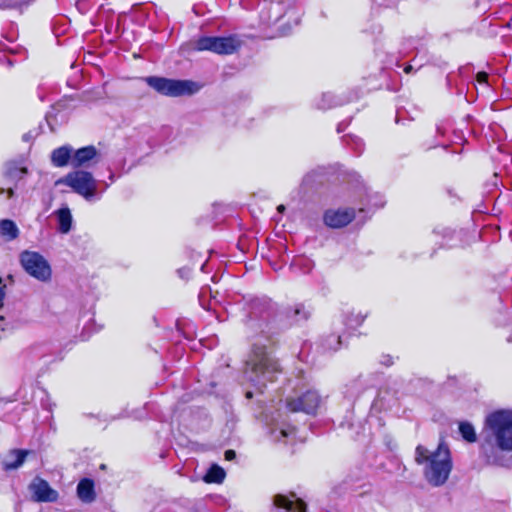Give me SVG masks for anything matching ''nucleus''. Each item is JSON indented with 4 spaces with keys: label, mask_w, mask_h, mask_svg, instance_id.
Wrapping results in <instances>:
<instances>
[{
    "label": "nucleus",
    "mask_w": 512,
    "mask_h": 512,
    "mask_svg": "<svg viewBox=\"0 0 512 512\" xmlns=\"http://www.w3.org/2000/svg\"><path fill=\"white\" fill-rule=\"evenodd\" d=\"M236 457V453L234 450H226L225 451V459L230 461Z\"/></svg>",
    "instance_id": "nucleus-30"
},
{
    "label": "nucleus",
    "mask_w": 512,
    "mask_h": 512,
    "mask_svg": "<svg viewBox=\"0 0 512 512\" xmlns=\"http://www.w3.org/2000/svg\"><path fill=\"white\" fill-rule=\"evenodd\" d=\"M246 397L247 398H252V392L251 391H247L246 392Z\"/></svg>",
    "instance_id": "nucleus-39"
},
{
    "label": "nucleus",
    "mask_w": 512,
    "mask_h": 512,
    "mask_svg": "<svg viewBox=\"0 0 512 512\" xmlns=\"http://www.w3.org/2000/svg\"><path fill=\"white\" fill-rule=\"evenodd\" d=\"M73 148L71 146H62L55 149L51 155V161L56 167H64L68 164L72 166Z\"/></svg>",
    "instance_id": "nucleus-15"
},
{
    "label": "nucleus",
    "mask_w": 512,
    "mask_h": 512,
    "mask_svg": "<svg viewBox=\"0 0 512 512\" xmlns=\"http://www.w3.org/2000/svg\"><path fill=\"white\" fill-rule=\"evenodd\" d=\"M324 403V399L316 390H307L297 398H288L286 407L291 412H304L314 415Z\"/></svg>",
    "instance_id": "nucleus-8"
},
{
    "label": "nucleus",
    "mask_w": 512,
    "mask_h": 512,
    "mask_svg": "<svg viewBox=\"0 0 512 512\" xmlns=\"http://www.w3.org/2000/svg\"><path fill=\"white\" fill-rule=\"evenodd\" d=\"M145 82L159 94L168 97L189 96L200 90V85L191 80L149 76L145 78Z\"/></svg>",
    "instance_id": "nucleus-5"
},
{
    "label": "nucleus",
    "mask_w": 512,
    "mask_h": 512,
    "mask_svg": "<svg viewBox=\"0 0 512 512\" xmlns=\"http://www.w3.org/2000/svg\"><path fill=\"white\" fill-rule=\"evenodd\" d=\"M29 454L28 450L13 449L5 456L2 461V466L5 471L18 469L24 463L26 456Z\"/></svg>",
    "instance_id": "nucleus-13"
},
{
    "label": "nucleus",
    "mask_w": 512,
    "mask_h": 512,
    "mask_svg": "<svg viewBox=\"0 0 512 512\" xmlns=\"http://www.w3.org/2000/svg\"><path fill=\"white\" fill-rule=\"evenodd\" d=\"M384 205V202L383 201H380L379 203H376L375 206L377 207H382Z\"/></svg>",
    "instance_id": "nucleus-40"
},
{
    "label": "nucleus",
    "mask_w": 512,
    "mask_h": 512,
    "mask_svg": "<svg viewBox=\"0 0 512 512\" xmlns=\"http://www.w3.org/2000/svg\"><path fill=\"white\" fill-rule=\"evenodd\" d=\"M58 220V230L67 234L71 230L72 226V215L68 207L61 208L56 211Z\"/></svg>",
    "instance_id": "nucleus-19"
},
{
    "label": "nucleus",
    "mask_w": 512,
    "mask_h": 512,
    "mask_svg": "<svg viewBox=\"0 0 512 512\" xmlns=\"http://www.w3.org/2000/svg\"><path fill=\"white\" fill-rule=\"evenodd\" d=\"M77 496L82 502H93L96 498L93 480L88 478L80 480L77 485Z\"/></svg>",
    "instance_id": "nucleus-16"
},
{
    "label": "nucleus",
    "mask_w": 512,
    "mask_h": 512,
    "mask_svg": "<svg viewBox=\"0 0 512 512\" xmlns=\"http://www.w3.org/2000/svg\"><path fill=\"white\" fill-rule=\"evenodd\" d=\"M355 218L352 208L329 209L324 214V223L331 228H342Z\"/></svg>",
    "instance_id": "nucleus-11"
},
{
    "label": "nucleus",
    "mask_w": 512,
    "mask_h": 512,
    "mask_svg": "<svg viewBox=\"0 0 512 512\" xmlns=\"http://www.w3.org/2000/svg\"><path fill=\"white\" fill-rule=\"evenodd\" d=\"M28 488L35 502H55L59 496L58 492L40 477H35Z\"/></svg>",
    "instance_id": "nucleus-10"
},
{
    "label": "nucleus",
    "mask_w": 512,
    "mask_h": 512,
    "mask_svg": "<svg viewBox=\"0 0 512 512\" xmlns=\"http://www.w3.org/2000/svg\"><path fill=\"white\" fill-rule=\"evenodd\" d=\"M415 461L417 464L426 463L424 475L433 486L444 484L452 469L450 451L443 443H440L434 452L418 445L415 451Z\"/></svg>",
    "instance_id": "nucleus-2"
},
{
    "label": "nucleus",
    "mask_w": 512,
    "mask_h": 512,
    "mask_svg": "<svg viewBox=\"0 0 512 512\" xmlns=\"http://www.w3.org/2000/svg\"><path fill=\"white\" fill-rule=\"evenodd\" d=\"M343 129H344L343 124H342V123H340V124L338 125L337 131H338V132H341Z\"/></svg>",
    "instance_id": "nucleus-37"
},
{
    "label": "nucleus",
    "mask_w": 512,
    "mask_h": 512,
    "mask_svg": "<svg viewBox=\"0 0 512 512\" xmlns=\"http://www.w3.org/2000/svg\"><path fill=\"white\" fill-rule=\"evenodd\" d=\"M226 473L219 465H212L204 476L206 483H222L225 479Z\"/></svg>",
    "instance_id": "nucleus-22"
},
{
    "label": "nucleus",
    "mask_w": 512,
    "mask_h": 512,
    "mask_svg": "<svg viewBox=\"0 0 512 512\" xmlns=\"http://www.w3.org/2000/svg\"><path fill=\"white\" fill-rule=\"evenodd\" d=\"M99 159L100 153L93 145L82 147L77 150L73 149L72 166L74 168H88L92 164L98 163Z\"/></svg>",
    "instance_id": "nucleus-12"
},
{
    "label": "nucleus",
    "mask_w": 512,
    "mask_h": 512,
    "mask_svg": "<svg viewBox=\"0 0 512 512\" xmlns=\"http://www.w3.org/2000/svg\"><path fill=\"white\" fill-rule=\"evenodd\" d=\"M109 180L111 183H113L115 181V174L112 171H110Z\"/></svg>",
    "instance_id": "nucleus-36"
},
{
    "label": "nucleus",
    "mask_w": 512,
    "mask_h": 512,
    "mask_svg": "<svg viewBox=\"0 0 512 512\" xmlns=\"http://www.w3.org/2000/svg\"><path fill=\"white\" fill-rule=\"evenodd\" d=\"M459 432L462 438L469 443H474L477 440L475 429L469 422H460Z\"/></svg>",
    "instance_id": "nucleus-24"
},
{
    "label": "nucleus",
    "mask_w": 512,
    "mask_h": 512,
    "mask_svg": "<svg viewBox=\"0 0 512 512\" xmlns=\"http://www.w3.org/2000/svg\"><path fill=\"white\" fill-rule=\"evenodd\" d=\"M0 51H9L11 53L16 52L13 48H10L6 44H3V43H0Z\"/></svg>",
    "instance_id": "nucleus-31"
},
{
    "label": "nucleus",
    "mask_w": 512,
    "mask_h": 512,
    "mask_svg": "<svg viewBox=\"0 0 512 512\" xmlns=\"http://www.w3.org/2000/svg\"><path fill=\"white\" fill-rule=\"evenodd\" d=\"M365 316H363L360 313L354 314L351 313L349 316H347L345 320V325L348 328L354 329L358 326H360L364 322Z\"/></svg>",
    "instance_id": "nucleus-26"
},
{
    "label": "nucleus",
    "mask_w": 512,
    "mask_h": 512,
    "mask_svg": "<svg viewBox=\"0 0 512 512\" xmlns=\"http://www.w3.org/2000/svg\"><path fill=\"white\" fill-rule=\"evenodd\" d=\"M211 293V290L209 287H203L199 293V301L203 308L210 309V307H206L204 304V300L208 294Z\"/></svg>",
    "instance_id": "nucleus-27"
},
{
    "label": "nucleus",
    "mask_w": 512,
    "mask_h": 512,
    "mask_svg": "<svg viewBox=\"0 0 512 512\" xmlns=\"http://www.w3.org/2000/svg\"><path fill=\"white\" fill-rule=\"evenodd\" d=\"M476 79L479 83L486 84L488 80V74L485 72H479L476 76Z\"/></svg>",
    "instance_id": "nucleus-29"
},
{
    "label": "nucleus",
    "mask_w": 512,
    "mask_h": 512,
    "mask_svg": "<svg viewBox=\"0 0 512 512\" xmlns=\"http://www.w3.org/2000/svg\"><path fill=\"white\" fill-rule=\"evenodd\" d=\"M56 185H66L70 187L86 201L99 200L102 193L110 186L109 183H105L103 189L99 192L97 180L90 172L85 170L69 172L64 177L57 180Z\"/></svg>",
    "instance_id": "nucleus-4"
},
{
    "label": "nucleus",
    "mask_w": 512,
    "mask_h": 512,
    "mask_svg": "<svg viewBox=\"0 0 512 512\" xmlns=\"http://www.w3.org/2000/svg\"><path fill=\"white\" fill-rule=\"evenodd\" d=\"M295 433V428L284 422L277 423L270 429V435L275 442H285V440Z\"/></svg>",
    "instance_id": "nucleus-17"
},
{
    "label": "nucleus",
    "mask_w": 512,
    "mask_h": 512,
    "mask_svg": "<svg viewBox=\"0 0 512 512\" xmlns=\"http://www.w3.org/2000/svg\"><path fill=\"white\" fill-rule=\"evenodd\" d=\"M178 273L180 274V276H181V277H184V276H186V275H188V274H189V270H188V269H185V268H183V269H179V270H178Z\"/></svg>",
    "instance_id": "nucleus-33"
},
{
    "label": "nucleus",
    "mask_w": 512,
    "mask_h": 512,
    "mask_svg": "<svg viewBox=\"0 0 512 512\" xmlns=\"http://www.w3.org/2000/svg\"><path fill=\"white\" fill-rule=\"evenodd\" d=\"M360 384H361V380H360V379L355 380V381H353V383L351 384V388H356V387H358Z\"/></svg>",
    "instance_id": "nucleus-35"
},
{
    "label": "nucleus",
    "mask_w": 512,
    "mask_h": 512,
    "mask_svg": "<svg viewBox=\"0 0 512 512\" xmlns=\"http://www.w3.org/2000/svg\"><path fill=\"white\" fill-rule=\"evenodd\" d=\"M344 102L336 97L334 94L327 92L323 93L321 98L317 102V107L319 109H330L335 106L342 105Z\"/></svg>",
    "instance_id": "nucleus-23"
},
{
    "label": "nucleus",
    "mask_w": 512,
    "mask_h": 512,
    "mask_svg": "<svg viewBox=\"0 0 512 512\" xmlns=\"http://www.w3.org/2000/svg\"><path fill=\"white\" fill-rule=\"evenodd\" d=\"M342 346V339L340 335L328 334L321 340V347L325 352H335Z\"/></svg>",
    "instance_id": "nucleus-20"
},
{
    "label": "nucleus",
    "mask_w": 512,
    "mask_h": 512,
    "mask_svg": "<svg viewBox=\"0 0 512 512\" xmlns=\"http://www.w3.org/2000/svg\"><path fill=\"white\" fill-rule=\"evenodd\" d=\"M413 70H414V68H413V66H412V65H410V64H409V65H406V66L404 67V72H405L406 74L411 73Z\"/></svg>",
    "instance_id": "nucleus-34"
},
{
    "label": "nucleus",
    "mask_w": 512,
    "mask_h": 512,
    "mask_svg": "<svg viewBox=\"0 0 512 512\" xmlns=\"http://www.w3.org/2000/svg\"><path fill=\"white\" fill-rule=\"evenodd\" d=\"M7 63L11 66L13 64L12 60L10 58H6Z\"/></svg>",
    "instance_id": "nucleus-41"
},
{
    "label": "nucleus",
    "mask_w": 512,
    "mask_h": 512,
    "mask_svg": "<svg viewBox=\"0 0 512 512\" xmlns=\"http://www.w3.org/2000/svg\"><path fill=\"white\" fill-rule=\"evenodd\" d=\"M346 146L351 148L357 155H360L364 150V143L361 138L355 135H346L343 138Z\"/></svg>",
    "instance_id": "nucleus-25"
},
{
    "label": "nucleus",
    "mask_w": 512,
    "mask_h": 512,
    "mask_svg": "<svg viewBox=\"0 0 512 512\" xmlns=\"http://www.w3.org/2000/svg\"><path fill=\"white\" fill-rule=\"evenodd\" d=\"M284 314L291 323H300L309 319L311 309L302 303H297L285 308Z\"/></svg>",
    "instance_id": "nucleus-14"
},
{
    "label": "nucleus",
    "mask_w": 512,
    "mask_h": 512,
    "mask_svg": "<svg viewBox=\"0 0 512 512\" xmlns=\"http://www.w3.org/2000/svg\"><path fill=\"white\" fill-rule=\"evenodd\" d=\"M379 361H380V364H382L383 366H386V367H389V366L393 365L394 362H395L394 361V357L391 356V355H388V354L387 355H382L380 357Z\"/></svg>",
    "instance_id": "nucleus-28"
},
{
    "label": "nucleus",
    "mask_w": 512,
    "mask_h": 512,
    "mask_svg": "<svg viewBox=\"0 0 512 512\" xmlns=\"http://www.w3.org/2000/svg\"><path fill=\"white\" fill-rule=\"evenodd\" d=\"M281 372L278 361L267 353L264 346L253 344L252 353L246 362L245 378L258 390L272 382Z\"/></svg>",
    "instance_id": "nucleus-3"
},
{
    "label": "nucleus",
    "mask_w": 512,
    "mask_h": 512,
    "mask_svg": "<svg viewBox=\"0 0 512 512\" xmlns=\"http://www.w3.org/2000/svg\"><path fill=\"white\" fill-rule=\"evenodd\" d=\"M277 209L279 212H282L285 209V207L283 205H279Z\"/></svg>",
    "instance_id": "nucleus-38"
},
{
    "label": "nucleus",
    "mask_w": 512,
    "mask_h": 512,
    "mask_svg": "<svg viewBox=\"0 0 512 512\" xmlns=\"http://www.w3.org/2000/svg\"><path fill=\"white\" fill-rule=\"evenodd\" d=\"M272 316V303L266 299H255L251 302V310L247 322L251 330H260L261 333H266L268 321Z\"/></svg>",
    "instance_id": "nucleus-7"
},
{
    "label": "nucleus",
    "mask_w": 512,
    "mask_h": 512,
    "mask_svg": "<svg viewBox=\"0 0 512 512\" xmlns=\"http://www.w3.org/2000/svg\"><path fill=\"white\" fill-rule=\"evenodd\" d=\"M23 139H24L25 141H27V140L29 139V136H28L27 134H25V135L23 136Z\"/></svg>",
    "instance_id": "nucleus-42"
},
{
    "label": "nucleus",
    "mask_w": 512,
    "mask_h": 512,
    "mask_svg": "<svg viewBox=\"0 0 512 512\" xmlns=\"http://www.w3.org/2000/svg\"><path fill=\"white\" fill-rule=\"evenodd\" d=\"M20 263L25 272L38 281L46 283L51 280V266L40 253L25 250L20 254Z\"/></svg>",
    "instance_id": "nucleus-6"
},
{
    "label": "nucleus",
    "mask_w": 512,
    "mask_h": 512,
    "mask_svg": "<svg viewBox=\"0 0 512 512\" xmlns=\"http://www.w3.org/2000/svg\"><path fill=\"white\" fill-rule=\"evenodd\" d=\"M19 236V229L10 219L0 220V237L6 241L15 240Z\"/></svg>",
    "instance_id": "nucleus-18"
},
{
    "label": "nucleus",
    "mask_w": 512,
    "mask_h": 512,
    "mask_svg": "<svg viewBox=\"0 0 512 512\" xmlns=\"http://www.w3.org/2000/svg\"><path fill=\"white\" fill-rule=\"evenodd\" d=\"M239 46L234 37H201L196 42L199 51H212L217 54H232Z\"/></svg>",
    "instance_id": "nucleus-9"
},
{
    "label": "nucleus",
    "mask_w": 512,
    "mask_h": 512,
    "mask_svg": "<svg viewBox=\"0 0 512 512\" xmlns=\"http://www.w3.org/2000/svg\"><path fill=\"white\" fill-rule=\"evenodd\" d=\"M5 192H7V194H8V198L12 197V196H13V194H14V191H13V189H11V188H8L7 190H6V189H4V188H1V189H0V194H3V193H5Z\"/></svg>",
    "instance_id": "nucleus-32"
},
{
    "label": "nucleus",
    "mask_w": 512,
    "mask_h": 512,
    "mask_svg": "<svg viewBox=\"0 0 512 512\" xmlns=\"http://www.w3.org/2000/svg\"><path fill=\"white\" fill-rule=\"evenodd\" d=\"M499 450L512 451V410L494 411L485 420L481 451L489 464H500Z\"/></svg>",
    "instance_id": "nucleus-1"
},
{
    "label": "nucleus",
    "mask_w": 512,
    "mask_h": 512,
    "mask_svg": "<svg viewBox=\"0 0 512 512\" xmlns=\"http://www.w3.org/2000/svg\"><path fill=\"white\" fill-rule=\"evenodd\" d=\"M434 233L442 236V238H443L442 245L444 247H448V248L457 246V244L452 242V240L454 238H459V235L461 234L460 232H456L454 230H451V229L445 228V227L436 228L434 230Z\"/></svg>",
    "instance_id": "nucleus-21"
}]
</instances>
